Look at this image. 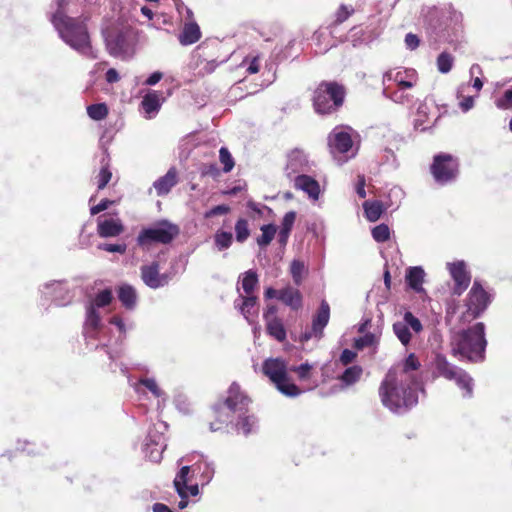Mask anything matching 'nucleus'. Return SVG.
<instances>
[{"label":"nucleus","mask_w":512,"mask_h":512,"mask_svg":"<svg viewBox=\"0 0 512 512\" xmlns=\"http://www.w3.org/2000/svg\"><path fill=\"white\" fill-rule=\"evenodd\" d=\"M57 3L58 8L52 15L51 22L60 38L82 55L96 58L92 50L86 19L68 16L64 8L66 0H58Z\"/></svg>","instance_id":"nucleus-1"},{"label":"nucleus","mask_w":512,"mask_h":512,"mask_svg":"<svg viewBox=\"0 0 512 512\" xmlns=\"http://www.w3.org/2000/svg\"><path fill=\"white\" fill-rule=\"evenodd\" d=\"M416 384L402 380V374L386 373L379 386V397L382 404L392 412L409 409L418 402Z\"/></svg>","instance_id":"nucleus-2"},{"label":"nucleus","mask_w":512,"mask_h":512,"mask_svg":"<svg viewBox=\"0 0 512 512\" xmlns=\"http://www.w3.org/2000/svg\"><path fill=\"white\" fill-rule=\"evenodd\" d=\"M486 346L485 325L478 322L453 336L451 353L454 357L460 356L469 362L478 363L485 359Z\"/></svg>","instance_id":"nucleus-3"},{"label":"nucleus","mask_w":512,"mask_h":512,"mask_svg":"<svg viewBox=\"0 0 512 512\" xmlns=\"http://www.w3.org/2000/svg\"><path fill=\"white\" fill-rule=\"evenodd\" d=\"M346 97V88L336 81H322L311 97L314 111L319 115H330L339 111Z\"/></svg>","instance_id":"nucleus-4"},{"label":"nucleus","mask_w":512,"mask_h":512,"mask_svg":"<svg viewBox=\"0 0 512 512\" xmlns=\"http://www.w3.org/2000/svg\"><path fill=\"white\" fill-rule=\"evenodd\" d=\"M417 82L414 69L389 70L383 75V94L395 103H408L412 100L405 90L411 89Z\"/></svg>","instance_id":"nucleus-5"},{"label":"nucleus","mask_w":512,"mask_h":512,"mask_svg":"<svg viewBox=\"0 0 512 512\" xmlns=\"http://www.w3.org/2000/svg\"><path fill=\"white\" fill-rule=\"evenodd\" d=\"M432 368L434 377L454 381L464 391V396L471 397L473 395L472 377L464 369L449 362L445 355L436 353L432 361Z\"/></svg>","instance_id":"nucleus-6"},{"label":"nucleus","mask_w":512,"mask_h":512,"mask_svg":"<svg viewBox=\"0 0 512 512\" xmlns=\"http://www.w3.org/2000/svg\"><path fill=\"white\" fill-rule=\"evenodd\" d=\"M262 373L269 378L282 394L289 397H296L301 394V389L290 381L287 363L282 358H268L264 360Z\"/></svg>","instance_id":"nucleus-7"},{"label":"nucleus","mask_w":512,"mask_h":512,"mask_svg":"<svg viewBox=\"0 0 512 512\" xmlns=\"http://www.w3.org/2000/svg\"><path fill=\"white\" fill-rule=\"evenodd\" d=\"M179 234L180 228L177 224L162 219L155 222L151 227L143 228L138 234L136 241L137 245L142 248H149L152 244L168 245Z\"/></svg>","instance_id":"nucleus-8"},{"label":"nucleus","mask_w":512,"mask_h":512,"mask_svg":"<svg viewBox=\"0 0 512 512\" xmlns=\"http://www.w3.org/2000/svg\"><path fill=\"white\" fill-rule=\"evenodd\" d=\"M429 171L438 185L451 184L457 180L460 174L459 158L446 152L435 154Z\"/></svg>","instance_id":"nucleus-9"},{"label":"nucleus","mask_w":512,"mask_h":512,"mask_svg":"<svg viewBox=\"0 0 512 512\" xmlns=\"http://www.w3.org/2000/svg\"><path fill=\"white\" fill-rule=\"evenodd\" d=\"M492 301V295L482 286L480 281L475 280L465 300L466 310L461 315L463 323L471 322L480 317Z\"/></svg>","instance_id":"nucleus-10"},{"label":"nucleus","mask_w":512,"mask_h":512,"mask_svg":"<svg viewBox=\"0 0 512 512\" xmlns=\"http://www.w3.org/2000/svg\"><path fill=\"white\" fill-rule=\"evenodd\" d=\"M220 401L227 406V408H230L234 414L247 413L251 403V399L236 382H233L229 386L227 396Z\"/></svg>","instance_id":"nucleus-11"},{"label":"nucleus","mask_w":512,"mask_h":512,"mask_svg":"<svg viewBox=\"0 0 512 512\" xmlns=\"http://www.w3.org/2000/svg\"><path fill=\"white\" fill-rule=\"evenodd\" d=\"M235 414L221 401L211 407L209 416V429L213 432L222 431L232 424Z\"/></svg>","instance_id":"nucleus-12"},{"label":"nucleus","mask_w":512,"mask_h":512,"mask_svg":"<svg viewBox=\"0 0 512 512\" xmlns=\"http://www.w3.org/2000/svg\"><path fill=\"white\" fill-rule=\"evenodd\" d=\"M330 319V305L323 299L319 308L312 318V326L309 332L304 334L305 340L315 338H322L324 335V328L327 326Z\"/></svg>","instance_id":"nucleus-13"},{"label":"nucleus","mask_w":512,"mask_h":512,"mask_svg":"<svg viewBox=\"0 0 512 512\" xmlns=\"http://www.w3.org/2000/svg\"><path fill=\"white\" fill-rule=\"evenodd\" d=\"M421 364L414 353H410L404 360L402 366H394L388 370L387 373L395 374L398 377L402 374V380L408 383L418 384L419 377L416 372L419 370Z\"/></svg>","instance_id":"nucleus-14"},{"label":"nucleus","mask_w":512,"mask_h":512,"mask_svg":"<svg viewBox=\"0 0 512 512\" xmlns=\"http://www.w3.org/2000/svg\"><path fill=\"white\" fill-rule=\"evenodd\" d=\"M448 269L454 281L452 292L454 295L460 296L468 288L471 282V275L463 261L448 264Z\"/></svg>","instance_id":"nucleus-15"},{"label":"nucleus","mask_w":512,"mask_h":512,"mask_svg":"<svg viewBox=\"0 0 512 512\" xmlns=\"http://www.w3.org/2000/svg\"><path fill=\"white\" fill-rule=\"evenodd\" d=\"M141 279L148 287L152 289L162 287L169 282V276L167 274L159 273L158 262H152L149 265H143L141 267Z\"/></svg>","instance_id":"nucleus-16"},{"label":"nucleus","mask_w":512,"mask_h":512,"mask_svg":"<svg viewBox=\"0 0 512 512\" xmlns=\"http://www.w3.org/2000/svg\"><path fill=\"white\" fill-rule=\"evenodd\" d=\"M328 144L330 152L336 156L337 154H345L351 150L353 141L348 132L334 131L329 135Z\"/></svg>","instance_id":"nucleus-17"},{"label":"nucleus","mask_w":512,"mask_h":512,"mask_svg":"<svg viewBox=\"0 0 512 512\" xmlns=\"http://www.w3.org/2000/svg\"><path fill=\"white\" fill-rule=\"evenodd\" d=\"M101 328V317L94 305H89L86 310V320L83 327V333L88 338H97Z\"/></svg>","instance_id":"nucleus-18"},{"label":"nucleus","mask_w":512,"mask_h":512,"mask_svg":"<svg viewBox=\"0 0 512 512\" xmlns=\"http://www.w3.org/2000/svg\"><path fill=\"white\" fill-rule=\"evenodd\" d=\"M278 300L296 311L302 308L303 305L301 292L291 286L279 290Z\"/></svg>","instance_id":"nucleus-19"},{"label":"nucleus","mask_w":512,"mask_h":512,"mask_svg":"<svg viewBox=\"0 0 512 512\" xmlns=\"http://www.w3.org/2000/svg\"><path fill=\"white\" fill-rule=\"evenodd\" d=\"M177 182V170L175 167H171L164 176L154 182L157 195L163 196L168 194Z\"/></svg>","instance_id":"nucleus-20"},{"label":"nucleus","mask_w":512,"mask_h":512,"mask_svg":"<svg viewBox=\"0 0 512 512\" xmlns=\"http://www.w3.org/2000/svg\"><path fill=\"white\" fill-rule=\"evenodd\" d=\"M294 187L306 192L311 198L318 199L320 187L318 182L308 175H298L294 180Z\"/></svg>","instance_id":"nucleus-21"},{"label":"nucleus","mask_w":512,"mask_h":512,"mask_svg":"<svg viewBox=\"0 0 512 512\" xmlns=\"http://www.w3.org/2000/svg\"><path fill=\"white\" fill-rule=\"evenodd\" d=\"M201 38V31L199 25L195 21L186 22L180 33L179 42L184 45H192L199 41Z\"/></svg>","instance_id":"nucleus-22"},{"label":"nucleus","mask_w":512,"mask_h":512,"mask_svg":"<svg viewBox=\"0 0 512 512\" xmlns=\"http://www.w3.org/2000/svg\"><path fill=\"white\" fill-rule=\"evenodd\" d=\"M124 230L120 221L114 219H106L99 221L97 225V232L100 237H115L120 235Z\"/></svg>","instance_id":"nucleus-23"},{"label":"nucleus","mask_w":512,"mask_h":512,"mask_svg":"<svg viewBox=\"0 0 512 512\" xmlns=\"http://www.w3.org/2000/svg\"><path fill=\"white\" fill-rule=\"evenodd\" d=\"M118 299L121 304L128 310L135 308L137 303V292L135 288L129 284H123L117 289Z\"/></svg>","instance_id":"nucleus-24"},{"label":"nucleus","mask_w":512,"mask_h":512,"mask_svg":"<svg viewBox=\"0 0 512 512\" xmlns=\"http://www.w3.org/2000/svg\"><path fill=\"white\" fill-rule=\"evenodd\" d=\"M425 272L422 267H410L406 273V282L408 286L417 293L423 292L422 284L424 282Z\"/></svg>","instance_id":"nucleus-25"},{"label":"nucleus","mask_w":512,"mask_h":512,"mask_svg":"<svg viewBox=\"0 0 512 512\" xmlns=\"http://www.w3.org/2000/svg\"><path fill=\"white\" fill-rule=\"evenodd\" d=\"M266 332L278 342H283L287 338L286 329L281 318H273L265 322Z\"/></svg>","instance_id":"nucleus-26"},{"label":"nucleus","mask_w":512,"mask_h":512,"mask_svg":"<svg viewBox=\"0 0 512 512\" xmlns=\"http://www.w3.org/2000/svg\"><path fill=\"white\" fill-rule=\"evenodd\" d=\"M364 213L370 222H376L384 212V206L381 201H365L363 203Z\"/></svg>","instance_id":"nucleus-27"},{"label":"nucleus","mask_w":512,"mask_h":512,"mask_svg":"<svg viewBox=\"0 0 512 512\" xmlns=\"http://www.w3.org/2000/svg\"><path fill=\"white\" fill-rule=\"evenodd\" d=\"M290 274L294 284L299 286L307 276L308 269L303 261L294 259L290 264Z\"/></svg>","instance_id":"nucleus-28"},{"label":"nucleus","mask_w":512,"mask_h":512,"mask_svg":"<svg viewBox=\"0 0 512 512\" xmlns=\"http://www.w3.org/2000/svg\"><path fill=\"white\" fill-rule=\"evenodd\" d=\"M261 235L256 238V243L260 248H265L274 239L277 227L274 224H265L260 227Z\"/></svg>","instance_id":"nucleus-29"},{"label":"nucleus","mask_w":512,"mask_h":512,"mask_svg":"<svg viewBox=\"0 0 512 512\" xmlns=\"http://www.w3.org/2000/svg\"><path fill=\"white\" fill-rule=\"evenodd\" d=\"M143 110L147 114H151L153 112H157L160 109V93L157 91H152L147 93L141 102Z\"/></svg>","instance_id":"nucleus-30"},{"label":"nucleus","mask_w":512,"mask_h":512,"mask_svg":"<svg viewBox=\"0 0 512 512\" xmlns=\"http://www.w3.org/2000/svg\"><path fill=\"white\" fill-rule=\"evenodd\" d=\"M363 374V368L359 365H354L345 369L339 376V380L346 386H350L358 382Z\"/></svg>","instance_id":"nucleus-31"},{"label":"nucleus","mask_w":512,"mask_h":512,"mask_svg":"<svg viewBox=\"0 0 512 512\" xmlns=\"http://www.w3.org/2000/svg\"><path fill=\"white\" fill-rule=\"evenodd\" d=\"M258 275L254 270H248L243 274V278L241 280V286L243 291L245 292V296H254L253 292L258 285Z\"/></svg>","instance_id":"nucleus-32"},{"label":"nucleus","mask_w":512,"mask_h":512,"mask_svg":"<svg viewBox=\"0 0 512 512\" xmlns=\"http://www.w3.org/2000/svg\"><path fill=\"white\" fill-rule=\"evenodd\" d=\"M242 298V305L240 307V311L243 314V316L250 321V317L257 315V303H258V297L257 296H241Z\"/></svg>","instance_id":"nucleus-33"},{"label":"nucleus","mask_w":512,"mask_h":512,"mask_svg":"<svg viewBox=\"0 0 512 512\" xmlns=\"http://www.w3.org/2000/svg\"><path fill=\"white\" fill-rule=\"evenodd\" d=\"M256 423L254 415H248L247 413H239L238 421L235 424V428L238 432H242L244 435L251 433L253 426Z\"/></svg>","instance_id":"nucleus-34"},{"label":"nucleus","mask_w":512,"mask_h":512,"mask_svg":"<svg viewBox=\"0 0 512 512\" xmlns=\"http://www.w3.org/2000/svg\"><path fill=\"white\" fill-rule=\"evenodd\" d=\"M191 467L190 466H183L180 471L177 473L175 479H174V487L178 493V495H182V491H186L189 479V473H190Z\"/></svg>","instance_id":"nucleus-35"},{"label":"nucleus","mask_w":512,"mask_h":512,"mask_svg":"<svg viewBox=\"0 0 512 512\" xmlns=\"http://www.w3.org/2000/svg\"><path fill=\"white\" fill-rule=\"evenodd\" d=\"M235 238L238 243H244L251 234L249 222L245 218H239L235 223Z\"/></svg>","instance_id":"nucleus-36"},{"label":"nucleus","mask_w":512,"mask_h":512,"mask_svg":"<svg viewBox=\"0 0 512 512\" xmlns=\"http://www.w3.org/2000/svg\"><path fill=\"white\" fill-rule=\"evenodd\" d=\"M355 10L350 5L341 4L334 14V19L330 23L331 27H337L344 23L350 16L354 14Z\"/></svg>","instance_id":"nucleus-37"},{"label":"nucleus","mask_w":512,"mask_h":512,"mask_svg":"<svg viewBox=\"0 0 512 512\" xmlns=\"http://www.w3.org/2000/svg\"><path fill=\"white\" fill-rule=\"evenodd\" d=\"M214 243L219 251L226 250L233 243V235L231 232L218 230L214 235Z\"/></svg>","instance_id":"nucleus-38"},{"label":"nucleus","mask_w":512,"mask_h":512,"mask_svg":"<svg viewBox=\"0 0 512 512\" xmlns=\"http://www.w3.org/2000/svg\"><path fill=\"white\" fill-rule=\"evenodd\" d=\"M104 162V160L102 161ZM112 179V171L108 162L102 163L101 169L96 176L97 189L103 190Z\"/></svg>","instance_id":"nucleus-39"},{"label":"nucleus","mask_w":512,"mask_h":512,"mask_svg":"<svg viewBox=\"0 0 512 512\" xmlns=\"http://www.w3.org/2000/svg\"><path fill=\"white\" fill-rule=\"evenodd\" d=\"M393 331L403 345H408L411 341V333L404 321H398L393 324Z\"/></svg>","instance_id":"nucleus-40"},{"label":"nucleus","mask_w":512,"mask_h":512,"mask_svg":"<svg viewBox=\"0 0 512 512\" xmlns=\"http://www.w3.org/2000/svg\"><path fill=\"white\" fill-rule=\"evenodd\" d=\"M88 116L96 121L103 120L108 115V107L105 103L92 104L87 107Z\"/></svg>","instance_id":"nucleus-41"},{"label":"nucleus","mask_w":512,"mask_h":512,"mask_svg":"<svg viewBox=\"0 0 512 512\" xmlns=\"http://www.w3.org/2000/svg\"><path fill=\"white\" fill-rule=\"evenodd\" d=\"M113 300L112 290L107 288L100 291L94 298V300L90 303V305H94L96 308H103L111 304Z\"/></svg>","instance_id":"nucleus-42"},{"label":"nucleus","mask_w":512,"mask_h":512,"mask_svg":"<svg viewBox=\"0 0 512 512\" xmlns=\"http://www.w3.org/2000/svg\"><path fill=\"white\" fill-rule=\"evenodd\" d=\"M219 160H220L221 164L223 165L222 170L224 173L230 172L235 166V161H234L231 153L229 152L228 148H226V147L220 148Z\"/></svg>","instance_id":"nucleus-43"},{"label":"nucleus","mask_w":512,"mask_h":512,"mask_svg":"<svg viewBox=\"0 0 512 512\" xmlns=\"http://www.w3.org/2000/svg\"><path fill=\"white\" fill-rule=\"evenodd\" d=\"M453 57L448 52H442L437 57V68L441 73H448L453 66Z\"/></svg>","instance_id":"nucleus-44"},{"label":"nucleus","mask_w":512,"mask_h":512,"mask_svg":"<svg viewBox=\"0 0 512 512\" xmlns=\"http://www.w3.org/2000/svg\"><path fill=\"white\" fill-rule=\"evenodd\" d=\"M372 236L376 242H386L390 238V229L386 224L377 225L372 229Z\"/></svg>","instance_id":"nucleus-45"},{"label":"nucleus","mask_w":512,"mask_h":512,"mask_svg":"<svg viewBox=\"0 0 512 512\" xmlns=\"http://www.w3.org/2000/svg\"><path fill=\"white\" fill-rule=\"evenodd\" d=\"M376 342L377 339L373 333H366L364 336L355 339L354 347L358 350H362L366 347L373 346Z\"/></svg>","instance_id":"nucleus-46"},{"label":"nucleus","mask_w":512,"mask_h":512,"mask_svg":"<svg viewBox=\"0 0 512 512\" xmlns=\"http://www.w3.org/2000/svg\"><path fill=\"white\" fill-rule=\"evenodd\" d=\"M495 105L501 110L512 109V88L506 90L502 97L497 98L495 100Z\"/></svg>","instance_id":"nucleus-47"},{"label":"nucleus","mask_w":512,"mask_h":512,"mask_svg":"<svg viewBox=\"0 0 512 512\" xmlns=\"http://www.w3.org/2000/svg\"><path fill=\"white\" fill-rule=\"evenodd\" d=\"M403 321L407 323L408 328L411 327L413 331L416 333H419L423 329L420 320L417 317H415L411 312H406L404 314Z\"/></svg>","instance_id":"nucleus-48"},{"label":"nucleus","mask_w":512,"mask_h":512,"mask_svg":"<svg viewBox=\"0 0 512 512\" xmlns=\"http://www.w3.org/2000/svg\"><path fill=\"white\" fill-rule=\"evenodd\" d=\"M139 383L146 387L155 397H160L162 395L161 389L158 387L156 381L152 378H144L140 379Z\"/></svg>","instance_id":"nucleus-49"},{"label":"nucleus","mask_w":512,"mask_h":512,"mask_svg":"<svg viewBox=\"0 0 512 512\" xmlns=\"http://www.w3.org/2000/svg\"><path fill=\"white\" fill-rule=\"evenodd\" d=\"M295 220H296V212L295 211L287 212L282 219L280 229L291 232L293 225L295 223Z\"/></svg>","instance_id":"nucleus-50"},{"label":"nucleus","mask_w":512,"mask_h":512,"mask_svg":"<svg viewBox=\"0 0 512 512\" xmlns=\"http://www.w3.org/2000/svg\"><path fill=\"white\" fill-rule=\"evenodd\" d=\"M312 366L308 363H303L297 367H293L290 370L297 373L300 380H307L310 378V371Z\"/></svg>","instance_id":"nucleus-51"},{"label":"nucleus","mask_w":512,"mask_h":512,"mask_svg":"<svg viewBox=\"0 0 512 512\" xmlns=\"http://www.w3.org/2000/svg\"><path fill=\"white\" fill-rule=\"evenodd\" d=\"M230 210L231 209L228 205H225V204L217 205L205 213V218H211L216 215L228 214L230 212Z\"/></svg>","instance_id":"nucleus-52"},{"label":"nucleus","mask_w":512,"mask_h":512,"mask_svg":"<svg viewBox=\"0 0 512 512\" xmlns=\"http://www.w3.org/2000/svg\"><path fill=\"white\" fill-rule=\"evenodd\" d=\"M112 204H114V201L109 199H102L97 205H94L90 208V213L91 215H97L100 212L108 209Z\"/></svg>","instance_id":"nucleus-53"},{"label":"nucleus","mask_w":512,"mask_h":512,"mask_svg":"<svg viewBox=\"0 0 512 512\" xmlns=\"http://www.w3.org/2000/svg\"><path fill=\"white\" fill-rule=\"evenodd\" d=\"M357 357V353L350 350V349H344L340 355V362L342 365L347 366L350 363H352Z\"/></svg>","instance_id":"nucleus-54"},{"label":"nucleus","mask_w":512,"mask_h":512,"mask_svg":"<svg viewBox=\"0 0 512 512\" xmlns=\"http://www.w3.org/2000/svg\"><path fill=\"white\" fill-rule=\"evenodd\" d=\"M99 248L111 253L117 252L123 254L126 252L125 244H102L99 246Z\"/></svg>","instance_id":"nucleus-55"},{"label":"nucleus","mask_w":512,"mask_h":512,"mask_svg":"<svg viewBox=\"0 0 512 512\" xmlns=\"http://www.w3.org/2000/svg\"><path fill=\"white\" fill-rule=\"evenodd\" d=\"M405 44L409 49L414 50L419 46L420 40L416 34L408 33L405 36Z\"/></svg>","instance_id":"nucleus-56"},{"label":"nucleus","mask_w":512,"mask_h":512,"mask_svg":"<svg viewBox=\"0 0 512 512\" xmlns=\"http://www.w3.org/2000/svg\"><path fill=\"white\" fill-rule=\"evenodd\" d=\"M277 312H278L277 306H275V305H267V307H266V309H265V311L263 313L264 321L267 322V321H270L273 318H279L277 316Z\"/></svg>","instance_id":"nucleus-57"},{"label":"nucleus","mask_w":512,"mask_h":512,"mask_svg":"<svg viewBox=\"0 0 512 512\" xmlns=\"http://www.w3.org/2000/svg\"><path fill=\"white\" fill-rule=\"evenodd\" d=\"M365 185H366L365 176L364 175H358V181H357V184H356V193L358 194V196L360 198H365L366 197Z\"/></svg>","instance_id":"nucleus-58"},{"label":"nucleus","mask_w":512,"mask_h":512,"mask_svg":"<svg viewBox=\"0 0 512 512\" xmlns=\"http://www.w3.org/2000/svg\"><path fill=\"white\" fill-rule=\"evenodd\" d=\"M216 67H217V63L215 60L206 61L205 64L203 65V67L200 69L199 73L202 74L203 76L211 74L212 72H214Z\"/></svg>","instance_id":"nucleus-59"},{"label":"nucleus","mask_w":512,"mask_h":512,"mask_svg":"<svg viewBox=\"0 0 512 512\" xmlns=\"http://www.w3.org/2000/svg\"><path fill=\"white\" fill-rule=\"evenodd\" d=\"M201 174H202V176L210 175V176L216 177L219 175V170L215 164H210V165L203 167Z\"/></svg>","instance_id":"nucleus-60"},{"label":"nucleus","mask_w":512,"mask_h":512,"mask_svg":"<svg viewBox=\"0 0 512 512\" xmlns=\"http://www.w3.org/2000/svg\"><path fill=\"white\" fill-rule=\"evenodd\" d=\"M105 78L106 81L111 84L118 82L120 79L118 72L114 68H110L107 70Z\"/></svg>","instance_id":"nucleus-61"},{"label":"nucleus","mask_w":512,"mask_h":512,"mask_svg":"<svg viewBox=\"0 0 512 512\" xmlns=\"http://www.w3.org/2000/svg\"><path fill=\"white\" fill-rule=\"evenodd\" d=\"M247 208L255 212L259 217L263 215V208H267L266 206H261L259 203L254 202L253 200H250L247 202Z\"/></svg>","instance_id":"nucleus-62"},{"label":"nucleus","mask_w":512,"mask_h":512,"mask_svg":"<svg viewBox=\"0 0 512 512\" xmlns=\"http://www.w3.org/2000/svg\"><path fill=\"white\" fill-rule=\"evenodd\" d=\"M474 106V99L472 96L465 97L460 102V108L463 112L469 111Z\"/></svg>","instance_id":"nucleus-63"},{"label":"nucleus","mask_w":512,"mask_h":512,"mask_svg":"<svg viewBox=\"0 0 512 512\" xmlns=\"http://www.w3.org/2000/svg\"><path fill=\"white\" fill-rule=\"evenodd\" d=\"M163 77V74L159 71H156L154 73H152L145 81V84L147 85H155L157 84Z\"/></svg>","instance_id":"nucleus-64"}]
</instances>
